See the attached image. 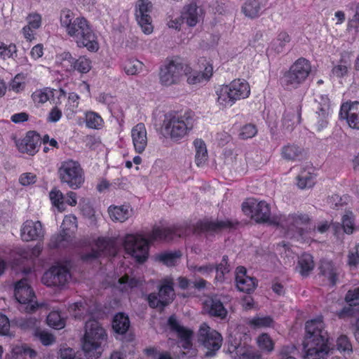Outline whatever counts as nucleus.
I'll return each instance as SVG.
<instances>
[{
  "instance_id": "obj_1",
  "label": "nucleus",
  "mask_w": 359,
  "mask_h": 359,
  "mask_svg": "<svg viewBox=\"0 0 359 359\" xmlns=\"http://www.w3.org/2000/svg\"><path fill=\"white\" fill-rule=\"evenodd\" d=\"M60 20L61 27L79 48H86L90 52L98 50L97 37L86 18H75L70 10L65 9L61 11Z\"/></svg>"
},
{
  "instance_id": "obj_2",
  "label": "nucleus",
  "mask_w": 359,
  "mask_h": 359,
  "mask_svg": "<svg viewBox=\"0 0 359 359\" xmlns=\"http://www.w3.org/2000/svg\"><path fill=\"white\" fill-rule=\"evenodd\" d=\"M305 329L304 359H327L330 347L328 334L324 329L322 318L307 321Z\"/></svg>"
},
{
  "instance_id": "obj_3",
  "label": "nucleus",
  "mask_w": 359,
  "mask_h": 359,
  "mask_svg": "<svg viewBox=\"0 0 359 359\" xmlns=\"http://www.w3.org/2000/svg\"><path fill=\"white\" fill-rule=\"evenodd\" d=\"M194 125V114L191 111H172L165 114L162 131L166 138L180 143L189 135Z\"/></svg>"
},
{
  "instance_id": "obj_4",
  "label": "nucleus",
  "mask_w": 359,
  "mask_h": 359,
  "mask_svg": "<svg viewBox=\"0 0 359 359\" xmlns=\"http://www.w3.org/2000/svg\"><path fill=\"white\" fill-rule=\"evenodd\" d=\"M107 339L104 329L99 322L90 319L85 325L82 348L88 359H97L102 353L101 345Z\"/></svg>"
},
{
  "instance_id": "obj_5",
  "label": "nucleus",
  "mask_w": 359,
  "mask_h": 359,
  "mask_svg": "<svg viewBox=\"0 0 359 359\" xmlns=\"http://www.w3.org/2000/svg\"><path fill=\"white\" fill-rule=\"evenodd\" d=\"M250 94L249 83L243 79H235L217 90V104L219 109H224L231 107L238 100L248 97Z\"/></svg>"
},
{
  "instance_id": "obj_6",
  "label": "nucleus",
  "mask_w": 359,
  "mask_h": 359,
  "mask_svg": "<svg viewBox=\"0 0 359 359\" xmlns=\"http://www.w3.org/2000/svg\"><path fill=\"white\" fill-rule=\"evenodd\" d=\"M187 69V63L182 58L174 57L168 59L160 69V83L164 86L178 84Z\"/></svg>"
},
{
  "instance_id": "obj_7",
  "label": "nucleus",
  "mask_w": 359,
  "mask_h": 359,
  "mask_svg": "<svg viewBox=\"0 0 359 359\" xmlns=\"http://www.w3.org/2000/svg\"><path fill=\"white\" fill-rule=\"evenodd\" d=\"M311 71L309 62L305 58H299L284 74L281 83L287 90L297 89L306 81Z\"/></svg>"
},
{
  "instance_id": "obj_8",
  "label": "nucleus",
  "mask_w": 359,
  "mask_h": 359,
  "mask_svg": "<svg viewBox=\"0 0 359 359\" xmlns=\"http://www.w3.org/2000/svg\"><path fill=\"white\" fill-rule=\"evenodd\" d=\"M58 174L60 181L74 189L81 187L84 182L83 171L80 163L72 159L61 163Z\"/></svg>"
},
{
  "instance_id": "obj_9",
  "label": "nucleus",
  "mask_w": 359,
  "mask_h": 359,
  "mask_svg": "<svg viewBox=\"0 0 359 359\" xmlns=\"http://www.w3.org/2000/svg\"><path fill=\"white\" fill-rule=\"evenodd\" d=\"M311 219L307 214L297 212L281 216L277 222V225L287 230V234L292 237H303L306 232V226Z\"/></svg>"
},
{
  "instance_id": "obj_10",
  "label": "nucleus",
  "mask_w": 359,
  "mask_h": 359,
  "mask_svg": "<svg viewBox=\"0 0 359 359\" xmlns=\"http://www.w3.org/2000/svg\"><path fill=\"white\" fill-rule=\"evenodd\" d=\"M198 341L207 349L206 357H213L222 344V337L206 323H203L198 330Z\"/></svg>"
},
{
  "instance_id": "obj_11",
  "label": "nucleus",
  "mask_w": 359,
  "mask_h": 359,
  "mask_svg": "<svg viewBox=\"0 0 359 359\" xmlns=\"http://www.w3.org/2000/svg\"><path fill=\"white\" fill-rule=\"evenodd\" d=\"M123 246L126 252L134 257L139 263L145 262L148 258V241L140 235H126Z\"/></svg>"
},
{
  "instance_id": "obj_12",
  "label": "nucleus",
  "mask_w": 359,
  "mask_h": 359,
  "mask_svg": "<svg viewBox=\"0 0 359 359\" xmlns=\"http://www.w3.org/2000/svg\"><path fill=\"white\" fill-rule=\"evenodd\" d=\"M242 210L246 215H250L251 218L257 223L276 224L271 219L270 205L264 201H257L256 199H250L243 202Z\"/></svg>"
},
{
  "instance_id": "obj_13",
  "label": "nucleus",
  "mask_w": 359,
  "mask_h": 359,
  "mask_svg": "<svg viewBox=\"0 0 359 359\" xmlns=\"http://www.w3.org/2000/svg\"><path fill=\"white\" fill-rule=\"evenodd\" d=\"M153 4L149 0H137L135 5V15L142 32L149 34L153 32L152 18L151 13Z\"/></svg>"
},
{
  "instance_id": "obj_14",
  "label": "nucleus",
  "mask_w": 359,
  "mask_h": 359,
  "mask_svg": "<svg viewBox=\"0 0 359 359\" xmlns=\"http://www.w3.org/2000/svg\"><path fill=\"white\" fill-rule=\"evenodd\" d=\"M15 297L21 304H25V310L28 313L34 312L39 304L34 302V292L28 285L27 280L24 278L18 281L15 287Z\"/></svg>"
},
{
  "instance_id": "obj_15",
  "label": "nucleus",
  "mask_w": 359,
  "mask_h": 359,
  "mask_svg": "<svg viewBox=\"0 0 359 359\" xmlns=\"http://www.w3.org/2000/svg\"><path fill=\"white\" fill-rule=\"evenodd\" d=\"M70 278V273L66 267L56 266L51 267L43 274L42 283L49 287L63 286Z\"/></svg>"
},
{
  "instance_id": "obj_16",
  "label": "nucleus",
  "mask_w": 359,
  "mask_h": 359,
  "mask_svg": "<svg viewBox=\"0 0 359 359\" xmlns=\"http://www.w3.org/2000/svg\"><path fill=\"white\" fill-rule=\"evenodd\" d=\"M205 64L203 71L194 70L190 65L187 63V69L184 72V76L187 77V82L191 86H198L203 83H206L213 74L212 65L206 61L203 60Z\"/></svg>"
},
{
  "instance_id": "obj_17",
  "label": "nucleus",
  "mask_w": 359,
  "mask_h": 359,
  "mask_svg": "<svg viewBox=\"0 0 359 359\" xmlns=\"http://www.w3.org/2000/svg\"><path fill=\"white\" fill-rule=\"evenodd\" d=\"M44 234L45 230L40 221L28 219L21 226L20 236L24 241H41Z\"/></svg>"
},
{
  "instance_id": "obj_18",
  "label": "nucleus",
  "mask_w": 359,
  "mask_h": 359,
  "mask_svg": "<svg viewBox=\"0 0 359 359\" xmlns=\"http://www.w3.org/2000/svg\"><path fill=\"white\" fill-rule=\"evenodd\" d=\"M41 140L39 134L34 131H29L26 135L17 141L15 144L21 153L31 156L34 155L39 150Z\"/></svg>"
},
{
  "instance_id": "obj_19",
  "label": "nucleus",
  "mask_w": 359,
  "mask_h": 359,
  "mask_svg": "<svg viewBox=\"0 0 359 359\" xmlns=\"http://www.w3.org/2000/svg\"><path fill=\"white\" fill-rule=\"evenodd\" d=\"M203 310L209 316L224 320L228 311L217 295L209 296L203 302Z\"/></svg>"
},
{
  "instance_id": "obj_20",
  "label": "nucleus",
  "mask_w": 359,
  "mask_h": 359,
  "mask_svg": "<svg viewBox=\"0 0 359 359\" xmlns=\"http://www.w3.org/2000/svg\"><path fill=\"white\" fill-rule=\"evenodd\" d=\"M224 163L234 170L243 172L247 170L248 163L243 152L238 149H226L224 151Z\"/></svg>"
},
{
  "instance_id": "obj_21",
  "label": "nucleus",
  "mask_w": 359,
  "mask_h": 359,
  "mask_svg": "<svg viewBox=\"0 0 359 359\" xmlns=\"http://www.w3.org/2000/svg\"><path fill=\"white\" fill-rule=\"evenodd\" d=\"M339 116L346 119L348 126L359 129V102H346L341 105Z\"/></svg>"
},
{
  "instance_id": "obj_22",
  "label": "nucleus",
  "mask_w": 359,
  "mask_h": 359,
  "mask_svg": "<svg viewBox=\"0 0 359 359\" xmlns=\"http://www.w3.org/2000/svg\"><path fill=\"white\" fill-rule=\"evenodd\" d=\"M168 325L170 329L176 332L177 337L181 339L182 346L189 348L191 346L193 332L180 325L175 316H171L168 320Z\"/></svg>"
},
{
  "instance_id": "obj_23",
  "label": "nucleus",
  "mask_w": 359,
  "mask_h": 359,
  "mask_svg": "<svg viewBox=\"0 0 359 359\" xmlns=\"http://www.w3.org/2000/svg\"><path fill=\"white\" fill-rule=\"evenodd\" d=\"M236 283L238 290L250 293L256 288L257 282L255 278L247 276V271L244 266H238L236 270Z\"/></svg>"
},
{
  "instance_id": "obj_24",
  "label": "nucleus",
  "mask_w": 359,
  "mask_h": 359,
  "mask_svg": "<svg viewBox=\"0 0 359 359\" xmlns=\"http://www.w3.org/2000/svg\"><path fill=\"white\" fill-rule=\"evenodd\" d=\"M131 137L135 151L142 154L148 143L147 132L144 124L140 123L135 126L131 130Z\"/></svg>"
},
{
  "instance_id": "obj_25",
  "label": "nucleus",
  "mask_w": 359,
  "mask_h": 359,
  "mask_svg": "<svg viewBox=\"0 0 359 359\" xmlns=\"http://www.w3.org/2000/svg\"><path fill=\"white\" fill-rule=\"evenodd\" d=\"M235 224L229 219L204 220L200 224L203 231L208 233H217L234 228Z\"/></svg>"
},
{
  "instance_id": "obj_26",
  "label": "nucleus",
  "mask_w": 359,
  "mask_h": 359,
  "mask_svg": "<svg viewBox=\"0 0 359 359\" xmlns=\"http://www.w3.org/2000/svg\"><path fill=\"white\" fill-rule=\"evenodd\" d=\"M302 105L299 103L286 109L283 117V126L288 131L293 130L294 126L301 121Z\"/></svg>"
},
{
  "instance_id": "obj_27",
  "label": "nucleus",
  "mask_w": 359,
  "mask_h": 359,
  "mask_svg": "<svg viewBox=\"0 0 359 359\" xmlns=\"http://www.w3.org/2000/svg\"><path fill=\"white\" fill-rule=\"evenodd\" d=\"M267 1L246 0L241 7V11L249 19L258 18L262 15Z\"/></svg>"
},
{
  "instance_id": "obj_28",
  "label": "nucleus",
  "mask_w": 359,
  "mask_h": 359,
  "mask_svg": "<svg viewBox=\"0 0 359 359\" xmlns=\"http://www.w3.org/2000/svg\"><path fill=\"white\" fill-rule=\"evenodd\" d=\"M203 10L195 3L186 6L182 13V20L189 27H194L202 19Z\"/></svg>"
},
{
  "instance_id": "obj_29",
  "label": "nucleus",
  "mask_w": 359,
  "mask_h": 359,
  "mask_svg": "<svg viewBox=\"0 0 359 359\" xmlns=\"http://www.w3.org/2000/svg\"><path fill=\"white\" fill-rule=\"evenodd\" d=\"M180 234L177 233V231L170 227H154L152 231L147 236L148 243H152L155 241H165L168 242L174 238V236Z\"/></svg>"
},
{
  "instance_id": "obj_30",
  "label": "nucleus",
  "mask_w": 359,
  "mask_h": 359,
  "mask_svg": "<svg viewBox=\"0 0 359 359\" xmlns=\"http://www.w3.org/2000/svg\"><path fill=\"white\" fill-rule=\"evenodd\" d=\"M174 282L171 278H165L161 282L158 286V297L161 298L163 306L168 305L175 297Z\"/></svg>"
},
{
  "instance_id": "obj_31",
  "label": "nucleus",
  "mask_w": 359,
  "mask_h": 359,
  "mask_svg": "<svg viewBox=\"0 0 359 359\" xmlns=\"http://www.w3.org/2000/svg\"><path fill=\"white\" fill-rule=\"evenodd\" d=\"M108 212L112 221L124 222L131 216L132 208L128 205H111Z\"/></svg>"
},
{
  "instance_id": "obj_32",
  "label": "nucleus",
  "mask_w": 359,
  "mask_h": 359,
  "mask_svg": "<svg viewBox=\"0 0 359 359\" xmlns=\"http://www.w3.org/2000/svg\"><path fill=\"white\" fill-rule=\"evenodd\" d=\"M113 243L111 240L104 238H100L95 243V249H93L90 253L86 254L83 256V259L89 260L95 259L100 256L101 252L109 250Z\"/></svg>"
},
{
  "instance_id": "obj_33",
  "label": "nucleus",
  "mask_w": 359,
  "mask_h": 359,
  "mask_svg": "<svg viewBox=\"0 0 359 359\" xmlns=\"http://www.w3.org/2000/svg\"><path fill=\"white\" fill-rule=\"evenodd\" d=\"M320 274L325 278L330 284L334 285L337 280V270L330 261H322L320 263Z\"/></svg>"
},
{
  "instance_id": "obj_34",
  "label": "nucleus",
  "mask_w": 359,
  "mask_h": 359,
  "mask_svg": "<svg viewBox=\"0 0 359 359\" xmlns=\"http://www.w3.org/2000/svg\"><path fill=\"white\" fill-rule=\"evenodd\" d=\"M143 280L140 278L130 277L126 274L118 278L116 287L121 292H128L129 290L137 287L142 285Z\"/></svg>"
},
{
  "instance_id": "obj_35",
  "label": "nucleus",
  "mask_w": 359,
  "mask_h": 359,
  "mask_svg": "<svg viewBox=\"0 0 359 359\" xmlns=\"http://www.w3.org/2000/svg\"><path fill=\"white\" fill-rule=\"evenodd\" d=\"M195 147V162L197 166H203L208 161V156L206 145L201 139H196L194 141Z\"/></svg>"
},
{
  "instance_id": "obj_36",
  "label": "nucleus",
  "mask_w": 359,
  "mask_h": 359,
  "mask_svg": "<svg viewBox=\"0 0 359 359\" xmlns=\"http://www.w3.org/2000/svg\"><path fill=\"white\" fill-rule=\"evenodd\" d=\"M303 150L295 144H287L281 149V156L286 161H297L302 156Z\"/></svg>"
},
{
  "instance_id": "obj_37",
  "label": "nucleus",
  "mask_w": 359,
  "mask_h": 359,
  "mask_svg": "<svg viewBox=\"0 0 359 359\" xmlns=\"http://www.w3.org/2000/svg\"><path fill=\"white\" fill-rule=\"evenodd\" d=\"M299 272L302 276H307L314 268L313 257L308 253L302 254L298 260Z\"/></svg>"
},
{
  "instance_id": "obj_38",
  "label": "nucleus",
  "mask_w": 359,
  "mask_h": 359,
  "mask_svg": "<svg viewBox=\"0 0 359 359\" xmlns=\"http://www.w3.org/2000/svg\"><path fill=\"white\" fill-rule=\"evenodd\" d=\"M112 327L116 333L125 334L130 327V320L128 316L122 313L116 314L114 318Z\"/></svg>"
},
{
  "instance_id": "obj_39",
  "label": "nucleus",
  "mask_w": 359,
  "mask_h": 359,
  "mask_svg": "<svg viewBox=\"0 0 359 359\" xmlns=\"http://www.w3.org/2000/svg\"><path fill=\"white\" fill-rule=\"evenodd\" d=\"M181 257L182 252L180 250H175L159 253L156 255V259L166 266H172L176 264Z\"/></svg>"
},
{
  "instance_id": "obj_40",
  "label": "nucleus",
  "mask_w": 359,
  "mask_h": 359,
  "mask_svg": "<svg viewBox=\"0 0 359 359\" xmlns=\"http://www.w3.org/2000/svg\"><path fill=\"white\" fill-rule=\"evenodd\" d=\"M143 63L135 58H128L123 63V68L128 75H136L143 69Z\"/></svg>"
},
{
  "instance_id": "obj_41",
  "label": "nucleus",
  "mask_w": 359,
  "mask_h": 359,
  "mask_svg": "<svg viewBox=\"0 0 359 359\" xmlns=\"http://www.w3.org/2000/svg\"><path fill=\"white\" fill-rule=\"evenodd\" d=\"M291 38L285 31L280 32L276 39L272 42L271 48L277 53H282L287 43H290Z\"/></svg>"
},
{
  "instance_id": "obj_42",
  "label": "nucleus",
  "mask_w": 359,
  "mask_h": 359,
  "mask_svg": "<svg viewBox=\"0 0 359 359\" xmlns=\"http://www.w3.org/2000/svg\"><path fill=\"white\" fill-rule=\"evenodd\" d=\"M62 233L67 236H70L71 233H73L77 229V221L76 217L74 215H67L65 217L62 225Z\"/></svg>"
},
{
  "instance_id": "obj_43",
  "label": "nucleus",
  "mask_w": 359,
  "mask_h": 359,
  "mask_svg": "<svg viewBox=\"0 0 359 359\" xmlns=\"http://www.w3.org/2000/svg\"><path fill=\"white\" fill-rule=\"evenodd\" d=\"M86 304H83V302H76L72 304L69 306V309L71 311L74 312V317L76 318H85V317L88 316H92L93 312L86 308Z\"/></svg>"
},
{
  "instance_id": "obj_44",
  "label": "nucleus",
  "mask_w": 359,
  "mask_h": 359,
  "mask_svg": "<svg viewBox=\"0 0 359 359\" xmlns=\"http://www.w3.org/2000/svg\"><path fill=\"white\" fill-rule=\"evenodd\" d=\"M47 323L55 330H60L65 327V320L58 311H52L47 316Z\"/></svg>"
},
{
  "instance_id": "obj_45",
  "label": "nucleus",
  "mask_w": 359,
  "mask_h": 359,
  "mask_svg": "<svg viewBox=\"0 0 359 359\" xmlns=\"http://www.w3.org/2000/svg\"><path fill=\"white\" fill-rule=\"evenodd\" d=\"M254 328H264L273 326V320L270 316H256L249 321Z\"/></svg>"
},
{
  "instance_id": "obj_46",
  "label": "nucleus",
  "mask_w": 359,
  "mask_h": 359,
  "mask_svg": "<svg viewBox=\"0 0 359 359\" xmlns=\"http://www.w3.org/2000/svg\"><path fill=\"white\" fill-rule=\"evenodd\" d=\"M49 197L52 204L56 207L59 211L62 212L65 210L64 195L59 189H52L49 193Z\"/></svg>"
},
{
  "instance_id": "obj_47",
  "label": "nucleus",
  "mask_w": 359,
  "mask_h": 359,
  "mask_svg": "<svg viewBox=\"0 0 359 359\" xmlns=\"http://www.w3.org/2000/svg\"><path fill=\"white\" fill-rule=\"evenodd\" d=\"M91 69V61L84 57L81 56L75 60V63L72 67V71L76 70L80 73L84 74L88 72Z\"/></svg>"
},
{
  "instance_id": "obj_48",
  "label": "nucleus",
  "mask_w": 359,
  "mask_h": 359,
  "mask_svg": "<svg viewBox=\"0 0 359 359\" xmlns=\"http://www.w3.org/2000/svg\"><path fill=\"white\" fill-rule=\"evenodd\" d=\"M102 123V118L97 113L90 111L86 114V124L88 128L98 129Z\"/></svg>"
},
{
  "instance_id": "obj_49",
  "label": "nucleus",
  "mask_w": 359,
  "mask_h": 359,
  "mask_svg": "<svg viewBox=\"0 0 359 359\" xmlns=\"http://www.w3.org/2000/svg\"><path fill=\"white\" fill-rule=\"evenodd\" d=\"M337 349L344 355H349L352 351V345L346 335H341L337 341Z\"/></svg>"
},
{
  "instance_id": "obj_50",
  "label": "nucleus",
  "mask_w": 359,
  "mask_h": 359,
  "mask_svg": "<svg viewBox=\"0 0 359 359\" xmlns=\"http://www.w3.org/2000/svg\"><path fill=\"white\" fill-rule=\"evenodd\" d=\"M17 48L15 44L6 46L0 41V59L6 60V58L13 57L16 55Z\"/></svg>"
},
{
  "instance_id": "obj_51",
  "label": "nucleus",
  "mask_w": 359,
  "mask_h": 359,
  "mask_svg": "<svg viewBox=\"0 0 359 359\" xmlns=\"http://www.w3.org/2000/svg\"><path fill=\"white\" fill-rule=\"evenodd\" d=\"M297 186L302 189L311 188L314 184L313 177L310 173L302 172L297 176Z\"/></svg>"
},
{
  "instance_id": "obj_52",
  "label": "nucleus",
  "mask_w": 359,
  "mask_h": 359,
  "mask_svg": "<svg viewBox=\"0 0 359 359\" xmlns=\"http://www.w3.org/2000/svg\"><path fill=\"white\" fill-rule=\"evenodd\" d=\"M25 87V76L22 74H17L10 83V89L15 93L24 90Z\"/></svg>"
},
{
  "instance_id": "obj_53",
  "label": "nucleus",
  "mask_w": 359,
  "mask_h": 359,
  "mask_svg": "<svg viewBox=\"0 0 359 359\" xmlns=\"http://www.w3.org/2000/svg\"><path fill=\"white\" fill-rule=\"evenodd\" d=\"M351 66L349 60L341 59L340 64L334 66L332 69V74L337 77H342L348 72V69Z\"/></svg>"
},
{
  "instance_id": "obj_54",
  "label": "nucleus",
  "mask_w": 359,
  "mask_h": 359,
  "mask_svg": "<svg viewBox=\"0 0 359 359\" xmlns=\"http://www.w3.org/2000/svg\"><path fill=\"white\" fill-rule=\"evenodd\" d=\"M342 227L344 232L351 233L354 229L353 215L351 212H346L342 217Z\"/></svg>"
},
{
  "instance_id": "obj_55",
  "label": "nucleus",
  "mask_w": 359,
  "mask_h": 359,
  "mask_svg": "<svg viewBox=\"0 0 359 359\" xmlns=\"http://www.w3.org/2000/svg\"><path fill=\"white\" fill-rule=\"evenodd\" d=\"M257 133V130L255 125L246 124L241 128L239 137L243 140L252 138Z\"/></svg>"
},
{
  "instance_id": "obj_56",
  "label": "nucleus",
  "mask_w": 359,
  "mask_h": 359,
  "mask_svg": "<svg viewBox=\"0 0 359 359\" xmlns=\"http://www.w3.org/2000/svg\"><path fill=\"white\" fill-rule=\"evenodd\" d=\"M330 110V104L327 99H325L324 103L323 105H320L318 110L316 111V114L318 116V118L321 121V126H323L326 123L325 118L327 117L329 114Z\"/></svg>"
},
{
  "instance_id": "obj_57",
  "label": "nucleus",
  "mask_w": 359,
  "mask_h": 359,
  "mask_svg": "<svg viewBox=\"0 0 359 359\" xmlns=\"http://www.w3.org/2000/svg\"><path fill=\"white\" fill-rule=\"evenodd\" d=\"M257 343L260 348L267 351H271L273 349V343L269 335L263 334L257 339Z\"/></svg>"
},
{
  "instance_id": "obj_58",
  "label": "nucleus",
  "mask_w": 359,
  "mask_h": 359,
  "mask_svg": "<svg viewBox=\"0 0 359 359\" xmlns=\"http://www.w3.org/2000/svg\"><path fill=\"white\" fill-rule=\"evenodd\" d=\"M188 268L193 272H198L203 275L209 274L215 269V265L211 264H205L203 266H197L194 264H188Z\"/></svg>"
},
{
  "instance_id": "obj_59",
  "label": "nucleus",
  "mask_w": 359,
  "mask_h": 359,
  "mask_svg": "<svg viewBox=\"0 0 359 359\" xmlns=\"http://www.w3.org/2000/svg\"><path fill=\"white\" fill-rule=\"evenodd\" d=\"M41 15L37 13H29L26 18L27 25L37 29L41 25Z\"/></svg>"
},
{
  "instance_id": "obj_60",
  "label": "nucleus",
  "mask_w": 359,
  "mask_h": 359,
  "mask_svg": "<svg viewBox=\"0 0 359 359\" xmlns=\"http://www.w3.org/2000/svg\"><path fill=\"white\" fill-rule=\"evenodd\" d=\"M232 350H230L231 353L235 352L234 358L235 359H241V358L244 359H250V358H255V359H259L260 355L254 356L250 353L247 352L245 350H243V348H241L239 346H234L232 347Z\"/></svg>"
},
{
  "instance_id": "obj_61",
  "label": "nucleus",
  "mask_w": 359,
  "mask_h": 359,
  "mask_svg": "<svg viewBox=\"0 0 359 359\" xmlns=\"http://www.w3.org/2000/svg\"><path fill=\"white\" fill-rule=\"evenodd\" d=\"M49 93L46 89L38 90L32 95V98L35 103L43 104L49 100Z\"/></svg>"
},
{
  "instance_id": "obj_62",
  "label": "nucleus",
  "mask_w": 359,
  "mask_h": 359,
  "mask_svg": "<svg viewBox=\"0 0 359 359\" xmlns=\"http://www.w3.org/2000/svg\"><path fill=\"white\" fill-rule=\"evenodd\" d=\"M216 270L215 280L218 282H223L224 279V275L229 272V266L224 265L223 263H220L215 266Z\"/></svg>"
},
{
  "instance_id": "obj_63",
  "label": "nucleus",
  "mask_w": 359,
  "mask_h": 359,
  "mask_svg": "<svg viewBox=\"0 0 359 359\" xmlns=\"http://www.w3.org/2000/svg\"><path fill=\"white\" fill-rule=\"evenodd\" d=\"M345 300L350 306L359 304V287L353 290H348L345 297Z\"/></svg>"
},
{
  "instance_id": "obj_64",
  "label": "nucleus",
  "mask_w": 359,
  "mask_h": 359,
  "mask_svg": "<svg viewBox=\"0 0 359 359\" xmlns=\"http://www.w3.org/2000/svg\"><path fill=\"white\" fill-rule=\"evenodd\" d=\"M36 181V176L32 172L22 173L19 177V182L22 186H28L35 183Z\"/></svg>"
}]
</instances>
